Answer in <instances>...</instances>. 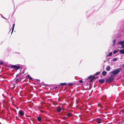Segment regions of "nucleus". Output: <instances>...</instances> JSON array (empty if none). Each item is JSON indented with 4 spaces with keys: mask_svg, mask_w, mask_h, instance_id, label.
<instances>
[{
    "mask_svg": "<svg viewBox=\"0 0 124 124\" xmlns=\"http://www.w3.org/2000/svg\"><path fill=\"white\" fill-rule=\"evenodd\" d=\"M114 78L112 76H111L110 77L106 79L105 80L106 82L110 83L113 81L114 80Z\"/></svg>",
    "mask_w": 124,
    "mask_h": 124,
    "instance_id": "3",
    "label": "nucleus"
},
{
    "mask_svg": "<svg viewBox=\"0 0 124 124\" xmlns=\"http://www.w3.org/2000/svg\"><path fill=\"white\" fill-rule=\"evenodd\" d=\"M11 101H2L3 103V105H6L7 107H8L9 105V102H10Z\"/></svg>",
    "mask_w": 124,
    "mask_h": 124,
    "instance_id": "5",
    "label": "nucleus"
},
{
    "mask_svg": "<svg viewBox=\"0 0 124 124\" xmlns=\"http://www.w3.org/2000/svg\"><path fill=\"white\" fill-rule=\"evenodd\" d=\"M36 80L37 81H39V79H37Z\"/></svg>",
    "mask_w": 124,
    "mask_h": 124,
    "instance_id": "42",
    "label": "nucleus"
},
{
    "mask_svg": "<svg viewBox=\"0 0 124 124\" xmlns=\"http://www.w3.org/2000/svg\"><path fill=\"white\" fill-rule=\"evenodd\" d=\"M21 79L20 78H19L17 79L16 80V83H17L18 82H19L21 81Z\"/></svg>",
    "mask_w": 124,
    "mask_h": 124,
    "instance_id": "13",
    "label": "nucleus"
},
{
    "mask_svg": "<svg viewBox=\"0 0 124 124\" xmlns=\"http://www.w3.org/2000/svg\"><path fill=\"white\" fill-rule=\"evenodd\" d=\"M122 46H121V48H124V45H122Z\"/></svg>",
    "mask_w": 124,
    "mask_h": 124,
    "instance_id": "33",
    "label": "nucleus"
},
{
    "mask_svg": "<svg viewBox=\"0 0 124 124\" xmlns=\"http://www.w3.org/2000/svg\"><path fill=\"white\" fill-rule=\"evenodd\" d=\"M14 28H13V27H12V32H11V34L13 33V31Z\"/></svg>",
    "mask_w": 124,
    "mask_h": 124,
    "instance_id": "30",
    "label": "nucleus"
},
{
    "mask_svg": "<svg viewBox=\"0 0 124 124\" xmlns=\"http://www.w3.org/2000/svg\"><path fill=\"white\" fill-rule=\"evenodd\" d=\"M105 101H101V102L99 103L98 104V107H103V106H105V107H108V105L106 103V102H105Z\"/></svg>",
    "mask_w": 124,
    "mask_h": 124,
    "instance_id": "2",
    "label": "nucleus"
},
{
    "mask_svg": "<svg viewBox=\"0 0 124 124\" xmlns=\"http://www.w3.org/2000/svg\"><path fill=\"white\" fill-rule=\"evenodd\" d=\"M117 60V58H115L113 59V60L114 61H116Z\"/></svg>",
    "mask_w": 124,
    "mask_h": 124,
    "instance_id": "27",
    "label": "nucleus"
},
{
    "mask_svg": "<svg viewBox=\"0 0 124 124\" xmlns=\"http://www.w3.org/2000/svg\"><path fill=\"white\" fill-rule=\"evenodd\" d=\"M44 102V101H41V103L42 102Z\"/></svg>",
    "mask_w": 124,
    "mask_h": 124,
    "instance_id": "41",
    "label": "nucleus"
},
{
    "mask_svg": "<svg viewBox=\"0 0 124 124\" xmlns=\"http://www.w3.org/2000/svg\"><path fill=\"white\" fill-rule=\"evenodd\" d=\"M18 113L21 116H23L24 114V112L22 110H20L19 111Z\"/></svg>",
    "mask_w": 124,
    "mask_h": 124,
    "instance_id": "7",
    "label": "nucleus"
},
{
    "mask_svg": "<svg viewBox=\"0 0 124 124\" xmlns=\"http://www.w3.org/2000/svg\"><path fill=\"white\" fill-rule=\"evenodd\" d=\"M99 81L100 83L101 84H103L105 82V80L104 79H102L99 80Z\"/></svg>",
    "mask_w": 124,
    "mask_h": 124,
    "instance_id": "9",
    "label": "nucleus"
},
{
    "mask_svg": "<svg viewBox=\"0 0 124 124\" xmlns=\"http://www.w3.org/2000/svg\"><path fill=\"white\" fill-rule=\"evenodd\" d=\"M78 82L80 83H82L83 82V81L82 80H80Z\"/></svg>",
    "mask_w": 124,
    "mask_h": 124,
    "instance_id": "29",
    "label": "nucleus"
},
{
    "mask_svg": "<svg viewBox=\"0 0 124 124\" xmlns=\"http://www.w3.org/2000/svg\"><path fill=\"white\" fill-rule=\"evenodd\" d=\"M11 101V103H12H12H13V102H12V101Z\"/></svg>",
    "mask_w": 124,
    "mask_h": 124,
    "instance_id": "43",
    "label": "nucleus"
},
{
    "mask_svg": "<svg viewBox=\"0 0 124 124\" xmlns=\"http://www.w3.org/2000/svg\"><path fill=\"white\" fill-rule=\"evenodd\" d=\"M112 52H110L109 54L107 55V56H110L112 54Z\"/></svg>",
    "mask_w": 124,
    "mask_h": 124,
    "instance_id": "23",
    "label": "nucleus"
},
{
    "mask_svg": "<svg viewBox=\"0 0 124 124\" xmlns=\"http://www.w3.org/2000/svg\"><path fill=\"white\" fill-rule=\"evenodd\" d=\"M118 44H120L121 45H123L124 44V41H120L118 43Z\"/></svg>",
    "mask_w": 124,
    "mask_h": 124,
    "instance_id": "11",
    "label": "nucleus"
},
{
    "mask_svg": "<svg viewBox=\"0 0 124 124\" xmlns=\"http://www.w3.org/2000/svg\"><path fill=\"white\" fill-rule=\"evenodd\" d=\"M85 103L86 104V102H85Z\"/></svg>",
    "mask_w": 124,
    "mask_h": 124,
    "instance_id": "46",
    "label": "nucleus"
},
{
    "mask_svg": "<svg viewBox=\"0 0 124 124\" xmlns=\"http://www.w3.org/2000/svg\"><path fill=\"white\" fill-rule=\"evenodd\" d=\"M100 72H97L93 76H94V75H97L98 74H100Z\"/></svg>",
    "mask_w": 124,
    "mask_h": 124,
    "instance_id": "24",
    "label": "nucleus"
},
{
    "mask_svg": "<svg viewBox=\"0 0 124 124\" xmlns=\"http://www.w3.org/2000/svg\"><path fill=\"white\" fill-rule=\"evenodd\" d=\"M31 105H33L34 104L32 102H31Z\"/></svg>",
    "mask_w": 124,
    "mask_h": 124,
    "instance_id": "34",
    "label": "nucleus"
},
{
    "mask_svg": "<svg viewBox=\"0 0 124 124\" xmlns=\"http://www.w3.org/2000/svg\"><path fill=\"white\" fill-rule=\"evenodd\" d=\"M104 98V97H103L102 98H101V100H103Z\"/></svg>",
    "mask_w": 124,
    "mask_h": 124,
    "instance_id": "35",
    "label": "nucleus"
},
{
    "mask_svg": "<svg viewBox=\"0 0 124 124\" xmlns=\"http://www.w3.org/2000/svg\"><path fill=\"white\" fill-rule=\"evenodd\" d=\"M96 78L94 76H93V78H92V79H90V82H92L93 80H94V79H95Z\"/></svg>",
    "mask_w": 124,
    "mask_h": 124,
    "instance_id": "15",
    "label": "nucleus"
},
{
    "mask_svg": "<svg viewBox=\"0 0 124 124\" xmlns=\"http://www.w3.org/2000/svg\"><path fill=\"white\" fill-rule=\"evenodd\" d=\"M97 123L98 124H99L101 123V120L99 118H98L97 119Z\"/></svg>",
    "mask_w": 124,
    "mask_h": 124,
    "instance_id": "12",
    "label": "nucleus"
},
{
    "mask_svg": "<svg viewBox=\"0 0 124 124\" xmlns=\"http://www.w3.org/2000/svg\"><path fill=\"white\" fill-rule=\"evenodd\" d=\"M110 66L109 65H108L106 67V70L107 71H109L110 70Z\"/></svg>",
    "mask_w": 124,
    "mask_h": 124,
    "instance_id": "8",
    "label": "nucleus"
},
{
    "mask_svg": "<svg viewBox=\"0 0 124 124\" xmlns=\"http://www.w3.org/2000/svg\"><path fill=\"white\" fill-rule=\"evenodd\" d=\"M107 73L106 71H104L102 72V74L103 76H105L106 75Z\"/></svg>",
    "mask_w": 124,
    "mask_h": 124,
    "instance_id": "10",
    "label": "nucleus"
},
{
    "mask_svg": "<svg viewBox=\"0 0 124 124\" xmlns=\"http://www.w3.org/2000/svg\"><path fill=\"white\" fill-rule=\"evenodd\" d=\"M121 70L122 69L120 68H117L110 72V73H111L112 75L114 74L115 75L118 74Z\"/></svg>",
    "mask_w": 124,
    "mask_h": 124,
    "instance_id": "1",
    "label": "nucleus"
},
{
    "mask_svg": "<svg viewBox=\"0 0 124 124\" xmlns=\"http://www.w3.org/2000/svg\"><path fill=\"white\" fill-rule=\"evenodd\" d=\"M27 77L30 80H31L32 79V78L31 77L30 75H28L27 76Z\"/></svg>",
    "mask_w": 124,
    "mask_h": 124,
    "instance_id": "16",
    "label": "nucleus"
},
{
    "mask_svg": "<svg viewBox=\"0 0 124 124\" xmlns=\"http://www.w3.org/2000/svg\"><path fill=\"white\" fill-rule=\"evenodd\" d=\"M57 87H56V88H57Z\"/></svg>",
    "mask_w": 124,
    "mask_h": 124,
    "instance_id": "44",
    "label": "nucleus"
},
{
    "mask_svg": "<svg viewBox=\"0 0 124 124\" xmlns=\"http://www.w3.org/2000/svg\"><path fill=\"white\" fill-rule=\"evenodd\" d=\"M56 110L57 112L58 113L60 112L62 110H63L62 111H63V108L59 107H58L56 108Z\"/></svg>",
    "mask_w": 124,
    "mask_h": 124,
    "instance_id": "4",
    "label": "nucleus"
},
{
    "mask_svg": "<svg viewBox=\"0 0 124 124\" xmlns=\"http://www.w3.org/2000/svg\"><path fill=\"white\" fill-rule=\"evenodd\" d=\"M15 26V24H14H14H13V28H14V26Z\"/></svg>",
    "mask_w": 124,
    "mask_h": 124,
    "instance_id": "36",
    "label": "nucleus"
},
{
    "mask_svg": "<svg viewBox=\"0 0 124 124\" xmlns=\"http://www.w3.org/2000/svg\"><path fill=\"white\" fill-rule=\"evenodd\" d=\"M28 106H29V107L30 108H32V106H31V104H28Z\"/></svg>",
    "mask_w": 124,
    "mask_h": 124,
    "instance_id": "31",
    "label": "nucleus"
},
{
    "mask_svg": "<svg viewBox=\"0 0 124 124\" xmlns=\"http://www.w3.org/2000/svg\"><path fill=\"white\" fill-rule=\"evenodd\" d=\"M122 66L123 67H124V64L122 65Z\"/></svg>",
    "mask_w": 124,
    "mask_h": 124,
    "instance_id": "39",
    "label": "nucleus"
},
{
    "mask_svg": "<svg viewBox=\"0 0 124 124\" xmlns=\"http://www.w3.org/2000/svg\"><path fill=\"white\" fill-rule=\"evenodd\" d=\"M81 102H82V101H81Z\"/></svg>",
    "mask_w": 124,
    "mask_h": 124,
    "instance_id": "45",
    "label": "nucleus"
},
{
    "mask_svg": "<svg viewBox=\"0 0 124 124\" xmlns=\"http://www.w3.org/2000/svg\"><path fill=\"white\" fill-rule=\"evenodd\" d=\"M88 101H87V102H88Z\"/></svg>",
    "mask_w": 124,
    "mask_h": 124,
    "instance_id": "48",
    "label": "nucleus"
},
{
    "mask_svg": "<svg viewBox=\"0 0 124 124\" xmlns=\"http://www.w3.org/2000/svg\"><path fill=\"white\" fill-rule=\"evenodd\" d=\"M37 120L39 121H40L41 120V118L40 117H38L37 118Z\"/></svg>",
    "mask_w": 124,
    "mask_h": 124,
    "instance_id": "20",
    "label": "nucleus"
},
{
    "mask_svg": "<svg viewBox=\"0 0 124 124\" xmlns=\"http://www.w3.org/2000/svg\"><path fill=\"white\" fill-rule=\"evenodd\" d=\"M61 104L62 105V107H63L65 105H66V104H65V103L64 104Z\"/></svg>",
    "mask_w": 124,
    "mask_h": 124,
    "instance_id": "28",
    "label": "nucleus"
},
{
    "mask_svg": "<svg viewBox=\"0 0 124 124\" xmlns=\"http://www.w3.org/2000/svg\"><path fill=\"white\" fill-rule=\"evenodd\" d=\"M119 52L120 54H124V50H120L119 51Z\"/></svg>",
    "mask_w": 124,
    "mask_h": 124,
    "instance_id": "14",
    "label": "nucleus"
},
{
    "mask_svg": "<svg viewBox=\"0 0 124 124\" xmlns=\"http://www.w3.org/2000/svg\"><path fill=\"white\" fill-rule=\"evenodd\" d=\"M31 101H27V102H28V103H29V102H31Z\"/></svg>",
    "mask_w": 124,
    "mask_h": 124,
    "instance_id": "38",
    "label": "nucleus"
},
{
    "mask_svg": "<svg viewBox=\"0 0 124 124\" xmlns=\"http://www.w3.org/2000/svg\"><path fill=\"white\" fill-rule=\"evenodd\" d=\"M66 84V83H60V85L62 86H64Z\"/></svg>",
    "mask_w": 124,
    "mask_h": 124,
    "instance_id": "17",
    "label": "nucleus"
},
{
    "mask_svg": "<svg viewBox=\"0 0 124 124\" xmlns=\"http://www.w3.org/2000/svg\"><path fill=\"white\" fill-rule=\"evenodd\" d=\"M67 116L69 117H70L71 116V114L70 113H68L67 114Z\"/></svg>",
    "mask_w": 124,
    "mask_h": 124,
    "instance_id": "18",
    "label": "nucleus"
},
{
    "mask_svg": "<svg viewBox=\"0 0 124 124\" xmlns=\"http://www.w3.org/2000/svg\"><path fill=\"white\" fill-rule=\"evenodd\" d=\"M3 64V62H0V64H1V65H2V64Z\"/></svg>",
    "mask_w": 124,
    "mask_h": 124,
    "instance_id": "32",
    "label": "nucleus"
},
{
    "mask_svg": "<svg viewBox=\"0 0 124 124\" xmlns=\"http://www.w3.org/2000/svg\"><path fill=\"white\" fill-rule=\"evenodd\" d=\"M11 68H15L16 70H18L20 68V67L19 66H17L16 65H12L11 66Z\"/></svg>",
    "mask_w": 124,
    "mask_h": 124,
    "instance_id": "6",
    "label": "nucleus"
},
{
    "mask_svg": "<svg viewBox=\"0 0 124 124\" xmlns=\"http://www.w3.org/2000/svg\"><path fill=\"white\" fill-rule=\"evenodd\" d=\"M93 76L92 75H91L90 76H89L88 77V78L89 79H92L93 78Z\"/></svg>",
    "mask_w": 124,
    "mask_h": 124,
    "instance_id": "22",
    "label": "nucleus"
},
{
    "mask_svg": "<svg viewBox=\"0 0 124 124\" xmlns=\"http://www.w3.org/2000/svg\"><path fill=\"white\" fill-rule=\"evenodd\" d=\"M20 75V73L17 74V75H16V78L18 77H19V76Z\"/></svg>",
    "mask_w": 124,
    "mask_h": 124,
    "instance_id": "26",
    "label": "nucleus"
},
{
    "mask_svg": "<svg viewBox=\"0 0 124 124\" xmlns=\"http://www.w3.org/2000/svg\"><path fill=\"white\" fill-rule=\"evenodd\" d=\"M88 101H87V102H88Z\"/></svg>",
    "mask_w": 124,
    "mask_h": 124,
    "instance_id": "47",
    "label": "nucleus"
},
{
    "mask_svg": "<svg viewBox=\"0 0 124 124\" xmlns=\"http://www.w3.org/2000/svg\"><path fill=\"white\" fill-rule=\"evenodd\" d=\"M67 84L69 86H71L73 85V84L71 83H68Z\"/></svg>",
    "mask_w": 124,
    "mask_h": 124,
    "instance_id": "25",
    "label": "nucleus"
},
{
    "mask_svg": "<svg viewBox=\"0 0 124 124\" xmlns=\"http://www.w3.org/2000/svg\"><path fill=\"white\" fill-rule=\"evenodd\" d=\"M119 50H118L117 51L116 50H115L113 52V54H115L117 53L119 51Z\"/></svg>",
    "mask_w": 124,
    "mask_h": 124,
    "instance_id": "21",
    "label": "nucleus"
},
{
    "mask_svg": "<svg viewBox=\"0 0 124 124\" xmlns=\"http://www.w3.org/2000/svg\"><path fill=\"white\" fill-rule=\"evenodd\" d=\"M79 101H76V103H78Z\"/></svg>",
    "mask_w": 124,
    "mask_h": 124,
    "instance_id": "40",
    "label": "nucleus"
},
{
    "mask_svg": "<svg viewBox=\"0 0 124 124\" xmlns=\"http://www.w3.org/2000/svg\"><path fill=\"white\" fill-rule=\"evenodd\" d=\"M113 46H114L115 45V43L116 42V40L115 39H114L113 41Z\"/></svg>",
    "mask_w": 124,
    "mask_h": 124,
    "instance_id": "19",
    "label": "nucleus"
},
{
    "mask_svg": "<svg viewBox=\"0 0 124 124\" xmlns=\"http://www.w3.org/2000/svg\"><path fill=\"white\" fill-rule=\"evenodd\" d=\"M6 109L8 111H9V108H7Z\"/></svg>",
    "mask_w": 124,
    "mask_h": 124,
    "instance_id": "37",
    "label": "nucleus"
}]
</instances>
